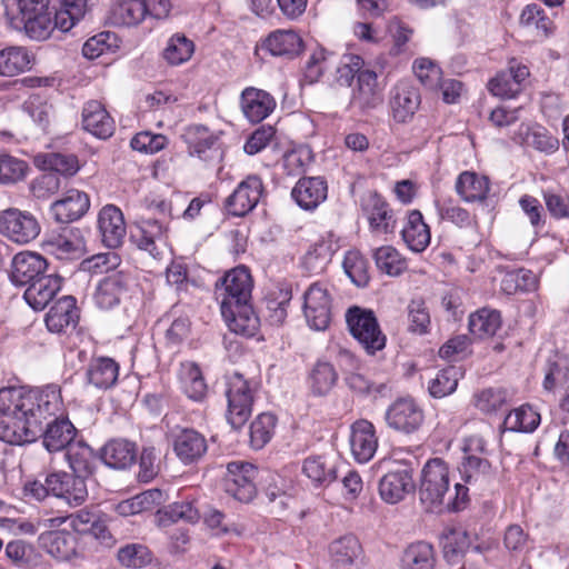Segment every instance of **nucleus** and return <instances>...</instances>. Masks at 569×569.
<instances>
[{"label":"nucleus","instance_id":"1","mask_svg":"<svg viewBox=\"0 0 569 569\" xmlns=\"http://www.w3.org/2000/svg\"><path fill=\"white\" fill-rule=\"evenodd\" d=\"M61 390L57 385L39 388L0 389V440L22 445L42 433V423L62 410Z\"/></svg>","mask_w":569,"mask_h":569},{"label":"nucleus","instance_id":"2","mask_svg":"<svg viewBox=\"0 0 569 569\" xmlns=\"http://www.w3.org/2000/svg\"><path fill=\"white\" fill-rule=\"evenodd\" d=\"M87 12V2H6L4 14L8 26L34 41L47 40L54 29L71 30Z\"/></svg>","mask_w":569,"mask_h":569},{"label":"nucleus","instance_id":"3","mask_svg":"<svg viewBox=\"0 0 569 569\" xmlns=\"http://www.w3.org/2000/svg\"><path fill=\"white\" fill-rule=\"evenodd\" d=\"M252 289L253 279L249 269L238 266L217 281L214 291L228 328L248 337L259 328V318L250 305Z\"/></svg>","mask_w":569,"mask_h":569},{"label":"nucleus","instance_id":"4","mask_svg":"<svg viewBox=\"0 0 569 569\" xmlns=\"http://www.w3.org/2000/svg\"><path fill=\"white\" fill-rule=\"evenodd\" d=\"M449 489L448 463L440 458L428 460L421 470L419 483V501L423 509L432 513L443 512Z\"/></svg>","mask_w":569,"mask_h":569},{"label":"nucleus","instance_id":"5","mask_svg":"<svg viewBox=\"0 0 569 569\" xmlns=\"http://www.w3.org/2000/svg\"><path fill=\"white\" fill-rule=\"evenodd\" d=\"M346 320L352 337L368 353L373 355L385 348L386 336L371 310L352 307L347 311Z\"/></svg>","mask_w":569,"mask_h":569},{"label":"nucleus","instance_id":"6","mask_svg":"<svg viewBox=\"0 0 569 569\" xmlns=\"http://www.w3.org/2000/svg\"><path fill=\"white\" fill-rule=\"evenodd\" d=\"M332 286L327 281L312 282L303 292V315L310 328L326 330L331 320Z\"/></svg>","mask_w":569,"mask_h":569},{"label":"nucleus","instance_id":"7","mask_svg":"<svg viewBox=\"0 0 569 569\" xmlns=\"http://www.w3.org/2000/svg\"><path fill=\"white\" fill-rule=\"evenodd\" d=\"M251 382L242 375L234 372L228 378V411L227 419L232 428L242 427L251 416L253 402Z\"/></svg>","mask_w":569,"mask_h":569},{"label":"nucleus","instance_id":"8","mask_svg":"<svg viewBox=\"0 0 569 569\" xmlns=\"http://www.w3.org/2000/svg\"><path fill=\"white\" fill-rule=\"evenodd\" d=\"M40 230L39 221L29 211L18 208L0 211V233L16 243L31 242L39 236Z\"/></svg>","mask_w":569,"mask_h":569},{"label":"nucleus","instance_id":"9","mask_svg":"<svg viewBox=\"0 0 569 569\" xmlns=\"http://www.w3.org/2000/svg\"><path fill=\"white\" fill-rule=\"evenodd\" d=\"M190 156H196L206 163H220L223 150L218 136L201 124L188 126L181 134Z\"/></svg>","mask_w":569,"mask_h":569},{"label":"nucleus","instance_id":"10","mask_svg":"<svg viewBox=\"0 0 569 569\" xmlns=\"http://www.w3.org/2000/svg\"><path fill=\"white\" fill-rule=\"evenodd\" d=\"M256 467L246 461H232L227 465L224 476V490L228 495L241 502H249L256 496L254 478Z\"/></svg>","mask_w":569,"mask_h":569},{"label":"nucleus","instance_id":"11","mask_svg":"<svg viewBox=\"0 0 569 569\" xmlns=\"http://www.w3.org/2000/svg\"><path fill=\"white\" fill-rule=\"evenodd\" d=\"M48 486L51 495L63 500L70 507L81 506L88 498L86 478L66 471L48 473Z\"/></svg>","mask_w":569,"mask_h":569},{"label":"nucleus","instance_id":"12","mask_svg":"<svg viewBox=\"0 0 569 569\" xmlns=\"http://www.w3.org/2000/svg\"><path fill=\"white\" fill-rule=\"evenodd\" d=\"M385 418L391 429L409 435L421 427L425 416L413 399L400 398L387 409Z\"/></svg>","mask_w":569,"mask_h":569},{"label":"nucleus","instance_id":"13","mask_svg":"<svg viewBox=\"0 0 569 569\" xmlns=\"http://www.w3.org/2000/svg\"><path fill=\"white\" fill-rule=\"evenodd\" d=\"M361 209L370 230L379 234L393 233L397 220L388 202L377 192H368L361 200Z\"/></svg>","mask_w":569,"mask_h":569},{"label":"nucleus","instance_id":"14","mask_svg":"<svg viewBox=\"0 0 569 569\" xmlns=\"http://www.w3.org/2000/svg\"><path fill=\"white\" fill-rule=\"evenodd\" d=\"M420 103L419 89L409 81H398L390 90L389 106L397 122L405 123L411 120Z\"/></svg>","mask_w":569,"mask_h":569},{"label":"nucleus","instance_id":"15","mask_svg":"<svg viewBox=\"0 0 569 569\" xmlns=\"http://www.w3.org/2000/svg\"><path fill=\"white\" fill-rule=\"evenodd\" d=\"M413 489L412 470L408 467L388 471L381 477L378 485L379 496L388 505H397L403 501Z\"/></svg>","mask_w":569,"mask_h":569},{"label":"nucleus","instance_id":"16","mask_svg":"<svg viewBox=\"0 0 569 569\" xmlns=\"http://www.w3.org/2000/svg\"><path fill=\"white\" fill-rule=\"evenodd\" d=\"M383 102V88L378 82V74L370 69L359 72L351 92L350 104L360 111L377 109Z\"/></svg>","mask_w":569,"mask_h":569},{"label":"nucleus","instance_id":"17","mask_svg":"<svg viewBox=\"0 0 569 569\" xmlns=\"http://www.w3.org/2000/svg\"><path fill=\"white\" fill-rule=\"evenodd\" d=\"M263 192V184L258 176H248L227 198L226 207L230 214L242 217L258 204Z\"/></svg>","mask_w":569,"mask_h":569},{"label":"nucleus","instance_id":"18","mask_svg":"<svg viewBox=\"0 0 569 569\" xmlns=\"http://www.w3.org/2000/svg\"><path fill=\"white\" fill-rule=\"evenodd\" d=\"M131 278L129 273L118 270L102 278L96 288L93 299L98 308L109 310L118 306L127 295Z\"/></svg>","mask_w":569,"mask_h":569},{"label":"nucleus","instance_id":"19","mask_svg":"<svg viewBox=\"0 0 569 569\" xmlns=\"http://www.w3.org/2000/svg\"><path fill=\"white\" fill-rule=\"evenodd\" d=\"M47 267V260L39 253L31 251L19 252L11 262L10 281L17 287L29 286L46 274Z\"/></svg>","mask_w":569,"mask_h":569},{"label":"nucleus","instance_id":"20","mask_svg":"<svg viewBox=\"0 0 569 569\" xmlns=\"http://www.w3.org/2000/svg\"><path fill=\"white\" fill-rule=\"evenodd\" d=\"M529 76L526 66L511 61L509 68L497 73L488 83L489 91L499 98H515L522 89V83Z\"/></svg>","mask_w":569,"mask_h":569},{"label":"nucleus","instance_id":"21","mask_svg":"<svg viewBox=\"0 0 569 569\" xmlns=\"http://www.w3.org/2000/svg\"><path fill=\"white\" fill-rule=\"evenodd\" d=\"M43 249L57 259L72 260L82 256L84 241L78 229L70 228L48 238L43 243Z\"/></svg>","mask_w":569,"mask_h":569},{"label":"nucleus","instance_id":"22","mask_svg":"<svg viewBox=\"0 0 569 569\" xmlns=\"http://www.w3.org/2000/svg\"><path fill=\"white\" fill-rule=\"evenodd\" d=\"M350 447L358 462L366 463L372 459L378 448V438L370 421L358 420L351 426Z\"/></svg>","mask_w":569,"mask_h":569},{"label":"nucleus","instance_id":"23","mask_svg":"<svg viewBox=\"0 0 569 569\" xmlns=\"http://www.w3.org/2000/svg\"><path fill=\"white\" fill-rule=\"evenodd\" d=\"M240 106L244 117L250 122L257 123L274 110L276 100L264 90L248 87L241 93Z\"/></svg>","mask_w":569,"mask_h":569},{"label":"nucleus","instance_id":"24","mask_svg":"<svg viewBox=\"0 0 569 569\" xmlns=\"http://www.w3.org/2000/svg\"><path fill=\"white\" fill-rule=\"evenodd\" d=\"M511 140L546 153H552L559 148L558 139L538 123H521L511 136Z\"/></svg>","mask_w":569,"mask_h":569},{"label":"nucleus","instance_id":"25","mask_svg":"<svg viewBox=\"0 0 569 569\" xmlns=\"http://www.w3.org/2000/svg\"><path fill=\"white\" fill-rule=\"evenodd\" d=\"M90 208V199L87 193L71 189L64 196L52 203L51 213L58 222L68 223L80 219Z\"/></svg>","mask_w":569,"mask_h":569},{"label":"nucleus","instance_id":"26","mask_svg":"<svg viewBox=\"0 0 569 569\" xmlns=\"http://www.w3.org/2000/svg\"><path fill=\"white\" fill-rule=\"evenodd\" d=\"M98 227L102 241L108 248H117L122 243L126 236V223L118 207L104 206L98 216Z\"/></svg>","mask_w":569,"mask_h":569},{"label":"nucleus","instance_id":"27","mask_svg":"<svg viewBox=\"0 0 569 569\" xmlns=\"http://www.w3.org/2000/svg\"><path fill=\"white\" fill-rule=\"evenodd\" d=\"M328 194L326 181L320 177L301 178L291 191L296 203L303 210H313L321 204Z\"/></svg>","mask_w":569,"mask_h":569},{"label":"nucleus","instance_id":"28","mask_svg":"<svg viewBox=\"0 0 569 569\" xmlns=\"http://www.w3.org/2000/svg\"><path fill=\"white\" fill-rule=\"evenodd\" d=\"M302 475L316 488L330 486L337 478L336 461L326 455H312L302 461Z\"/></svg>","mask_w":569,"mask_h":569},{"label":"nucleus","instance_id":"29","mask_svg":"<svg viewBox=\"0 0 569 569\" xmlns=\"http://www.w3.org/2000/svg\"><path fill=\"white\" fill-rule=\"evenodd\" d=\"M82 127L92 136L107 139L114 131V121L101 102L91 100L82 109Z\"/></svg>","mask_w":569,"mask_h":569},{"label":"nucleus","instance_id":"30","mask_svg":"<svg viewBox=\"0 0 569 569\" xmlns=\"http://www.w3.org/2000/svg\"><path fill=\"white\" fill-rule=\"evenodd\" d=\"M39 543L50 556L60 561L71 560L78 553L77 537L70 531L51 530L41 533Z\"/></svg>","mask_w":569,"mask_h":569},{"label":"nucleus","instance_id":"31","mask_svg":"<svg viewBox=\"0 0 569 569\" xmlns=\"http://www.w3.org/2000/svg\"><path fill=\"white\" fill-rule=\"evenodd\" d=\"M196 499L174 501L156 513V522L159 527L166 528L176 522L196 523L200 519V511L196 506Z\"/></svg>","mask_w":569,"mask_h":569},{"label":"nucleus","instance_id":"32","mask_svg":"<svg viewBox=\"0 0 569 569\" xmlns=\"http://www.w3.org/2000/svg\"><path fill=\"white\" fill-rule=\"evenodd\" d=\"M40 436H42L43 446L49 452L67 450L74 442L76 428L68 419L54 418L47 423L46 430L42 428Z\"/></svg>","mask_w":569,"mask_h":569},{"label":"nucleus","instance_id":"33","mask_svg":"<svg viewBox=\"0 0 569 569\" xmlns=\"http://www.w3.org/2000/svg\"><path fill=\"white\" fill-rule=\"evenodd\" d=\"M178 379L182 392L192 401L202 402L208 395V386L200 367L192 361L180 365Z\"/></svg>","mask_w":569,"mask_h":569},{"label":"nucleus","instance_id":"34","mask_svg":"<svg viewBox=\"0 0 569 569\" xmlns=\"http://www.w3.org/2000/svg\"><path fill=\"white\" fill-rule=\"evenodd\" d=\"M455 189L465 202H482L490 191V181L483 174L463 171L457 177Z\"/></svg>","mask_w":569,"mask_h":569},{"label":"nucleus","instance_id":"35","mask_svg":"<svg viewBox=\"0 0 569 569\" xmlns=\"http://www.w3.org/2000/svg\"><path fill=\"white\" fill-rule=\"evenodd\" d=\"M60 278L53 274H44L27 286L23 298L34 310L44 309L60 290Z\"/></svg>","mask_w":569,"mask_h":569},{"label":"nucleus","instance_id":"36","mask_svg":"<svg viewBox=\"0 0 569 569\" xmlns=\"http://www.w3.org/2000/svg\"><path fill=\"white\" fill-rule=\"evenodd\" d=\"M407 247L413 252H422L430 243L431 234L420 211L411 210L401 230Z\"/></svg>","mask_w":569,"mask_h":569},{"label":"nucleus","instance_id":"37","mask_svg":"<svg viewBox=\"0 0 569 569\" xmlns=\"http://www.w3.org/2000/svg\"><path fill=\"white\" fill-rule=\"evenodd\" d=\"M137 244L140 249L148 251L152 257L160 256V247L166 244L167 226L159 219L147 218L139 223Z\"/></svg>","mask_w":569,"mask_h":569},{"label":"nucleus","instance_id":"38","mask_svg":"<svg viewBox=\"0 0 569 569\" xmlns=\"http://www.w3.org/2000/svg\"><path fill=\"white\" fill-rule=\"evenodd\" d=\"M119 377V365L109 357L93 358L86 371L87 382L97 389H109L113 387Z\"/></svg>","mask_w":569,"mask_h":569},{"label":"nucleus","instance_id":"39","mask_svg":"<svg viewBox=\"0 0 569 569\" xmlns=\"http://www.w3.org/2000/svg\"><path fill=\"white\" fill-rule=\"evenodd\" d=\"M329 555L337 568L346 569L360 562L362 548L356 536L346 535L329 545Z\"/></svg>","mask_w":569,"mask_h":569},{"label":"nucleus","instance_id":"40","mask_svg":"<svg viewBox=\"0 0 569 569\" xmlns=\"http://www.w3.org/2000/svg\"><path fill=\"white\" fill-rule=\"evenodd\" d=\"M173 450L183 463H191L206 453L207 441L198 431L183 429L174 438Z\"/></svg>","mask_w":569,"mask_h":569},{"label":"nucleus","instance_id":"41","mask_svg":"<svg viewBox=\"0 0 569 569\" xmlns=\"http://www.w3.org/2000/svg\"><path fill=\"white\" fill-rule=\"evenodd\" d=\"M136 445L124 439L110 440L104 445L101 451V460L113 469H126L130 467L136 460Z\"/></svg>","mask_w":569,"mask_h":569},{"label":"nucleus","instance_id":"42","mask_svg":"<svg viewBox=\"0 0 569 569\" xmlns=\"http://www.w3.org/2000/svg\"><path fill=\"white\" fill-rule=\"evenodd\" d=\"M33 57L29 50L20 46H11L0 50V76L14 77L31 69Z\"/></svg>","mask_w":569,"mask_h":569},{"label":"nucleus","instance_id":"43","mask_svg":"<svg viewBox=\"0 0 569 569\" xmlns=\"http://www.w3.org/2000/svg\"><path fill=\"white\" fill-rule=\"evenodd\" d=\"M78 318L76 299L72 296L60 298L46 317L47 328L52 332H61L70 325L74 326Z\"/></svg>","mask_w":569,"mask_h":569},{"label":"nucleus","instance_id":"44","mask_svg":"<svg viewBox=\"0 0 569 569\" xmlns=\"http://www.w3.org/2000/svg\"><path fill=\"white\" fill-rule=\"evenodd\" d=\"M263 48L274 57H293L301 51L302 39L292 30H276L264 40Z\"/></svg>","mask_w":569,"mask_h":569},{"label":"nucleus","instance_id":"45","mask_svg":"<svg viewBox=\"0 0 569 569\" xmlns=\"http://www.w3.org/2000/svg\"><path fill=\"white\" fill-rule=\"evenodd\" d=\"M147 2H112L108 21L117 27H130L147 19Z\"/></svg>","mask_w":569,"mask_h":569},{"label":"nucleus","instance_id":"46","mask_svg":"<svg viewBox=\"0 0 569 569\" xmlns=\"http://www.w3.org/2000/svg\"><path fill=\"white\" fill-rule=\"evenodd\" d=\"M540 415L531 406L523 405L511 410L502 423L503 431L532 432L540 425Z\"/></svg>","mask_w":569,"mask_h":569},{"label":"nucleus","instance_id":"47","mask_svg":"<svg viewBox=\"0 0 569 569\" xmlns=\"http://www.w3.org/2000/svg\"><path fill=\"white\" fill-rule=\"evenodd\" d=\"M34 164L49 172L73 176L79 170V162L73 154L58 152L40 153L34 157Z\"/></svg>","mask_w":569,"mask_h":569},{"label":"nucleus","instance_id":"48","mask_svg":"<svg viewBox=\"0 0 569 569\" xmlns=\"http://www.w3.org/2000/svg\"><path fill=\"white\" fill-rule=\"evenodd\" d=\"M162 492L159 489L146 490L134 497L122 500L116 505L114 510L123 517L134 516L151 510L161 501Z\"/></svg>","mask_w":569,"mask_h":569},{"label":"nucleus","instance_id":"49","mask_svg":"<svg viewBox=\"0 0 569 569\" xmlns=\"http://www.w3.org/2000/svg\"><path fill=\"white\" fill-rule=\"evenodd\" d=\"M66 457L69 467L78 476H82L87 479L92 475L94 469V455L89 446L82 441H74L68 447Z\"/></svg>","mask_w":569,"mask_h":569},{"label":"nucleus","instance_id":"50","mask_svg":"<svg viewBox=\"0 0 569 569\" xmlns=\"http://www.w3.org/2000/svg\"><path fill=\"white\" fill-rule=\"evenodd\" d=\"M500 326V312L493 309L482 308L469 317V330L480 339L493 336Z\"/></svg>","mask_w":569,"mask_h":569},{"label":"nucleus","instance_id":"51","mask_svg":"<svg viewBox=\"0 0 569 569\" xmlns=\"http://www.w3.org/2000/svg\"><path fill=\"white\" fill-rule=\"evenodd\" d=\"M435 553L430 543L417 541L407 547L402 556V569H433Z\"/></svg>","mask_w":569,"mask_h":569},{"label":"nucleus","instance_id":"52","mask_svg":"<svg viewBox=\"0 0 569 569\" xmlns=\"http://www.w3.org/2000/svg\"><path fill=\"white\" fill-rule=\"evenodd\" d=\"M537 287V276L525 268L506 272L500 282L501 290L507 295H513L518 291H533Z\"/></svg>","mask_w":569,"mask_h":569},{"label":"nucleus","instance_id":"53","mask_svg":"<svg viewBox=\"0 0 569 569\" xmlns=\"http://www.w3.org/2000/svg\"><path fill=\"white\" fill-rule=\"evenodd\" d=\"M373 259L377 268L391 277L399 276L407 269L406 259L391 246H382L376 249Z\"/></svg>","mask_w":569,"mask_h":569},{"label":"nucleus","instance_id":"54","mask_svg":"<svg viewBox=\"0 0 569 569\" xmlns=\"http://www.w3.org/2000/svg\"><path fill=\"white\" fill-rule=\"evenodd\" d=\"M120 48V39L110 31L100 32L89 38L83 47L82 54L89 60L97 59L102 54L116 52Z\"/></svg>","mask_w":569,"mask_h":569},{"label":"nucleus","instance_id":"55","mask_svg":"<svg viewBox=\"0 0 569 569\" xmlns=\"http://www.w3.org/2000/svg\"><path fill=\"white\" fill-rule=\"evenodd\" d=\"M194 43L184 34L176 33L169 38L163 50V59L171 66H179L192 57Z\"/></svg>","mask_w":569,"mask_h":569},{"label":"nucleus","instance_id":"56","mask_svg":"<svg viewBox=\"0 0 569 569\" xmlns=\"http://www.w3.org/2000/svg\"><path fill=\"white\" fill-rule=\"evenodd\" d=\"M462 377L460 368L450 366L440 370L435 378L429 381L428 390L433 398H445L451 395Z\"/></svg>","mask_w":569,"mask_h":569},{"label":"nucleus","instance_id":"57","mask_svg":"<svg viewBox=\"0 0 569 569\" xmlns=\"http://www.w3.org/2000/svg\"><path fill=\"white\" fill-rule=\"evenodd\" d=\"M29 173L28 163L9 153H0V184L13 186L22 180Z\"/></svg>","mask_w":569,"mask_h":569},{"label":"nucleus","instance_id":"58","mask_svg":"<svg viewBox=\"0 0 569 569\" xmlns=\"http://www.w3.org/2000/svg\"><path fill=\"white\" fill-rule=\"evenodd\" d=\"M277 427L274 415L264 412L259 415L250 426V442L252 448H263L273 437Z\"/></svg>","mask_w":569,"mask_h":569},{"label":"nucleus","instance_id":"59","mask_svg":"<svg viewBox=\"0 0 569 569\" xmlns=\"http://www.w3.org/2000/svg\"><path fill=\"white\" fill-rule=\"evenodd\" d=\"M337 381V372L329 362H317L309 376V385L315 395L322 396L331 390Z\"/></svg>","mask_w":569,"mask_h":569},{"label":"nucleus","instance_id":"60","mask_svg":"<svg viewBox=\"0 0 569 569\" xmlns=\"http://www.w3.org/2000/svg\"><path fill=\"white\" fill-rule=\"evenodd\" d=\"M491 465L487 457H463L459 467L461 478L467 483L478 482L490 473Z\"/></svg>","mask_w":569,"mask_h":569},{"label":"nucleus","instance_id":"61","mask_svg":"<svg viewBox=\"0 0 569 569\" xmlns=\"http://www.w3.org/2000/svg\"><path fill=\"white\" fill-rule=\"evenodd\" d=\"M342 267L353 283L361 287L369 280L367 260L357 250L346 252Z\"/></svg>","mask_w":569,"mask_h":569},{"label":"nucleus","instance_id":"62","mask_svg":"<svg viewBox=\"0 0 569 569\" xmlns=\"http://www.w3.org/2000/svg\"><path fill=\"white\" fill-rule=\"evenodd\" d=\"M311 150L307 147H299L287 151L281 159V168L287 176H299L306 171L311 161Z\"/></svg>","mask_w":569,"mask_h":569},{"label":"nucleus","instance_id":"63","mask_svg":"<svg viewBox=\"0 0 569 569\" xmlns=\"http://www.w3.org/2000/svg\"><path fill=\"white\" fill-rule=\"evenodd\" d=\"M508 401V392L502 388H487L475 395V406L483 413L498 411Z\"/></svg>","mask_w":569,"mask_h":569},{"label":"nucleus","instance_id":"64","mask_svg":"<svg viewBox=\"0 0 569 569\" xmlns=\"http://www.w3.org/2000/svg\"><path fill=\"white\" fill-rule=\"evenodd\" d=\"M569 382V368L563 359L549 361L546 368L543 389L549 392H556L563 389Z\"/></svg>","mask_w":569,"mask_h":569}]
</instances>
